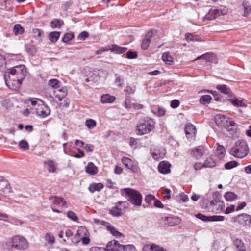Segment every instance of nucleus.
<instances>
[{"mask_svg": "<svg viewBox=\"0 0 251 251\" xmlns=\"http://www.w3.org/2000/svg\"><path fill=\"white\" fill-rule=\"evenodd\" d=\"M44 163L47 166L49 172L54 173L55 172L57 164L54 161L52 160L45 161Z\"/></svg>", "mask_w": 251, "mask_h": 251, "instance_id": "nucleus-23", "label": "nucleus"}, {"mask_svg": "<svg viewBox=\"0 0 251 251\" xmlns=\"http://www.w3.org/2000/svg\"><path fill=\"white\" fill-rule=\"evenodd\" d=\"M60 32L58 31L51 32L49 35V39L53 43H55L58 39Z\"/></svg>", "mask_w": 251, "mask_h": 251, "instance_id": "nucleus-31", "label": "nucleus"}, {"mask_svg": "<svg viewBox=\"0 0 251 251\" xmlns=\"http://www.w3.org/2000/svg\"><path fill=\"white\" fill-rule=\"evenodd\" d=\"M249 147L246 142L243 140H237L230 150L232 155L240 158L245 157L249 153Z\"/></svg>", "mask_w": 251, "mask_h": 251, "instance_id": "nucleus-3", "label": "nucleus"}, {"mask_svg": "<svg viewBox=\"0 0 251 251\" xmlns=\"http://www.w3.org/2000/svg\"><path fill=\"white\" fill-rule=\"evenodd\" d=\"M179 101L178 100H174L171 101V106L173 108H176L179 105Z\"/></svg>", "mask_w": 251, "mask_h": 251, "instance_id": "nucleus-54", "label": "nucleus"}, {"mask_svg": "<svg viewBox=\"0 0 251 251\" xmlns=\"http://www.w3.org/2000/svg\"><path fill=\"white\" fill-rule=\"evenodd\" d=\"M109 50L116 53L121 54L126 52L127 49L126 47H120L117 45H113Z\"/></svg>", "mask_w": 251, "mask_h": 251, "instance_id": "nucleus-24", "label": "nucleus"}, {"mask_svg": "<svg viewBox=\"0 0 251 251\" xmlns=\"http://www.w3.org/2000/svg\"><path fill=\"white\" fill-rule=\"evenodd\" d=\"M38 102L39 103H38L37 106L35 107L36 114L40 117H46L50 113V108L41 100H38Z\"/></svg>", "mask_w": 251, "mask_h": 251, "instance_id": "nucleus-8", "label": "nucleus"}, {"mask_svg": "<svg viewBox=\"0 0 251 251\" xmlns=\"http://www.w3.org/2000/svg\"><path fill=\"white\" fill-rule=\"evenodd\" d=\"M154 205L158 208H162L163 207V204L160 201L157 199H154Z\"/></svg>", "mask_w": 251, "mask_h": 251, "instance_id": "nucleus-60", "label": "nucleus"}, {"mask_svg": "<svg viewBox=\"0 0 251 251\" xmlns=\"http://www.w3.org/2000/svg\"><path fill=\"white\" fill-rule=\"evenodd\" d=\"M67 216L68 218L74 221H77L78 220V218L76 215L72 211H69L67 213Z\"/></svg>", "mask_w": 251, "mask_h": 251, "instance_id": "nucleus-42", "label": "nucleus"}, {"mask_svg": "<svg viewBox=\"0 0 251 251\" xmlns=\"http://www.w3.org/2000/svg\"><path fill=\"white\" fill-rule=\"evenodd\" d=\"M196 217L197 218L201 219L203 221H209L208 220L209 219V217H206L201 213H198L197 215H196Z\"/></svg>", "mask_w": 251, "mask_h": 251, "instance_id": "nucleus-53", "label": "nucleus"}, {"mask_svg": "<svg viewBox=\"0 0 251 251\" xmlns=\"http://www.w3.org/2000/svg\"><path fill=\"white\" fill-rule=\"evenodd\" d=\"M211 100V97L209 95H204L201 97L200 102L202 104L209 103Z\"/></svg>", "mask_w": 251, "mask_h": 251, "instance_id": "nucleus-38", "label": "nucleus"}, {"mask_svg": "<svg viewBox=\"0 0 251 251\" xmlns=\"http://www.w3.org/2000/svg\"><path fill=\"white\" fill-rule=\"evenodd\" d=\"M104 186L101 183H93L91 184L88 189L89 190L91 193H94L95 191H100L103 188Z\"/></svg>", "mask_w": 251, "mask_h": 251, "instance_id": "nucleus-26", "label": "nucleus"}, {"mask_svg": "<svg viewBox=\"0 0 251 251\" xmlns=\"http://www.w3.org/2000/svg\"><path fill=\"white\" fill-rule=\"evenodd\" d=\"M162 59L167 64L171 65L173 62V58L168 52H164L162 54Z\"/></svg>", "mask_w": 251, "mask_h": 251, "instance_id": "nucleus-30", "label": "nucleus"}, {"mask_svg": "<svg viewBox=\"0 0 251 251\" xmlns=\"http://www.w3.org/2000/svg\"><path fill=\"white\" fill-rule=\"evenodd\" d=\"M115 100V98L114 96L109 94H104L101 96L100 100L102 103H110L114 102Z\"/></svg>", "mask_w": 251, "mask_h": 251, "instance_id": "nucleus-25", "label": "nucleus"}, {"mask_svg": "<svg viewBox=\"0 0 251 251\" xmlns=\"http://www.w3.org/2000/svg\"><path fill=\"white\" fill-rule=\"evenodd\" d=\"M66 206V201L62 197H54V200L53 201V204L51 206L52 210L55 212L60 213V211L58 210L57 207Z\"/></svg>", "mask_w": 251, "mask_h": 251, "instance_id": "nucleus-13", "label": "nucleus"}, {"mask_svg": "<svg viewBox=\"0 0 251 251\" xmlns=\"http://www.w3.org/2000/svg\"><path fill=\"white\" fill-rule=\"evenodd\" d=\"M234 245L237 249V251H244L246 250V247L240 239H236L234 241Z\"/></svg>", "mask_w": 251, "mask_h": 251, "instance_id": "nucleus-28", "label": "nucleus"}, {"mask_svg": "<svg viewBox=\"0 0 251 251\" xmlns=\"http://www.w3.org/2000/svg\"><path fill=\"white\" fill-rule=\"evenodd\" d=\"M123 164L128 169L132 171L133 172H137L138 171V167L134 163L133 161L131 159L127 157H123L122 159Z\"/></svg>", "mask_w": 251, "mask_h": 251, "instance_id": "nucleus-15", "label": "nucleus"}, {"mask_svg": "<svg viewBox=\"0 0 251 251\" xmlns=\"http://www.w3.org/2000/svg\"><path fill=\"white\" fill-rule=\"evenodd\" d=\"M171 164L168 162L162 161L159 163L158 169L160 173L162 174H168L170 172Z\"/></svg>", "mask_w": 251, "mask_h": 251, "instance_id": "nucleus-18", "label": "nucleus"}, {"mask_svg": "<svg viewBox=\"0 0 251 251\" xmlns=\"http://www.w3.org/2000/svg\"><path fill=\"white\" fill-rule=\"evenodd\" d=\"M133 105H134V103L131 102L130 99L128 97L126 98L125 101V107L126 109H130L133 107Z\"/></svg>", "mask_w": 251, "mask_h": 251, "instance_id": "nucleus-47", "label": "nucleus"}, {"mask_svg": "<svg viewBox=\"0 0 251 251\" xmlns=\"http://www.w3.org/2000/svg\"><path fill=\"white\" fill-rule=\"evenodd\" d=\"M204 151V147L198 146L192 149L191 153L194 157L199 159L203 155Z\"/></svg>", "mask_w": 251, "mask_h": 251, "instance_id": "nucleus-19", "label": "nucleus"}, {"mask_svg": "<svg viewBox=\"0 0 251 251\" xmlns=\"http://www.w3.org/2000/svg\"><path fill=\"white\" fill-rule=\"evenodd\" d=\"M127 58L129 59H133L137 56V53L136 52H130L128 51L126 53Z\"/></svg>", "mask_w": 251, "mask_h": 251, "instance_id": "nucleus-55", "label": "nucleus"}, {"mask_svg": "<svg viewBox=\"0 0 251 251\" xmlns=\"http://www.w3.org/2000/svg\"><path fill=\"white\" fill-rule=\"evenodd\" d=\"M26 74V68L24 65L16 66L10 69L4 75L6 85L12 90H17L21 86Z\"/></svg>", "mask_w": 251, "mask_h": 251, "instance_id": "nucleus-1", "label": "nucleus"}, {"mask_svg": "<svg viewBox=\"0 0 251 251\" xmlns=\"http://www.w3.org/2000/svg\"><path fill=\"white\" fill-rule=\"evenodd\" d=\"M216 88L225 94H228L230 92V89L226 85H218Z\"/></svg>", "mask_w": 251, "mask_h": 251, "instance_id": "nucleus-36", "label": "nucleus"}, {"mask_svg": "<svg viewBox=\"0 0 251 251\" xmlns=\"http://www.w3.org/2000/svg\"><path fill=\"white\" fill-rule=\"evenodd\" d=\"M217 150L218 151V153L221 155H223L225 152L224 147L221 145L218 146Z\"/></svg>", "mask_w": 251, "mask_h": 251, "instance_id": "nucleus-61", "label": "nucleus"}, {"mask_svg": "<svg viewBox=\"0 0 251 251\" xmlns=\"http://www.w3.org/2000/svg\"><path fill=\"white\" fill-rule=\"evenodd\" d=\"M242 6L244 8V16H248L251 13V8L249 2L247 1H244L242 2Z\"/></svg>", "mask_w": 251, "mask_h": 251, "instance_id": "nucleus-29", "label": "nucleus"}, {"mask_svg": "<svg viewBox=\"0 0 251 251\" xmlns=\"http://www.w3.org/2000/svg\"><path fill=\"white\" fill-rule=\"evenodd\" d=\"M163 224L166 226H174L179 225L181 220L177 216H166L162 219Z\"/></svg>", "mask_w": 251, "mask_h": 251, "instance_id": "nucleus-10", "label": "nucleus"}, {"mask_svg": "<svg viewBox=\"0 0 251 251\" xmlns=\"http://www.w3.org/2000/svg\"><path fill=\"white\" fill-rule=\"evenodd\" d=\"M85 125L89 129H92L96 126V122L94 120L89 119L86 121Z\"/></svg>", "mask_w": 251, "mask_h": 251, "instance_id": "nucleus-39", "label": "nucleus"}, {"mask_svg": "<svg viewBox=\"0 0 251 251\" xmlns=\"http://www.w3.org/2000/svg\"><path fill=\"white\" fill-rule=\"evenodd\" d=\"M67 94V89L65 87H60L54 90V96L58 99V100L61 101L62 98H64Z\"/></svg>", "mask_w": 251, "mask_h": 251, "instance_id": "nucleus-21", "label": "nucleus"}, {"mask_svg": "<svg viewBox=\"0 0 251 251\" xmlns=\"http://www.w3.org/2000/svg\"><path fill=\"white\" fill-rule=\"evenodd\" d=\"M86 172L91 175H94L97 174L98 172L97 167L92 162L88 163L85 167Z\"/></svg>", "mask_w": 251, "mask_h": 251, "instance_id": "nucleus-22", "label": "nucleus"}, {"mask_svg": "<svg viewBox=\"0 0 251 251\" xmlns=\"http://www.w3.org/2000/svg\"><path fill=\"white\" fill-rule=\"evenodd\" d=\"M155 197L152 195H149L147 196L145 199V201L149 204H150L152 201H154Z\"/></svg>", "mask_w": 251, "mask_h": 251, "instance_id": "nucleus-51", "label": "nucleus"}, {"mask_svg": "<svg viewBox=\"0 0 251 251\" xmlns=\"http://www.w3.org/2000/svg\"><path fill=\"white\" fill-rule=\"evenodd\" d=\"M89 36V34L86 31L81 32L78 36V39L80 40H84Z\"/></svg>", "mask_w": 251, "mask_h": 251, "instance_id": "nucleus-50", "label": "nucleus"}, {"mask_svg": "<svg viewBox=\"0 0 251 251\" xmlns=\"http://www.w3.org/2000/svg\"><path fill=\"white\" fill-rule=\"evenodd\" d=\"M234 210H235V205H231V206L227 207L226 208L225 213L226 214H228L234 211Z\"/></svg>", "mask_w": 251, "mask_h": 251, "instance_id": "nucleus-58", "label": "nucleus"}, {"mask_svg": "<svg viewBox=\"0 0 251 251\" xmlns=\"http://www.w3.org/2000/svg\"><path fill=\"white\" fill-rule=\"evenodd\" d=\"M63 24V22L62 21L55 19L51 21L50 24V26L52 28H59L61 27V25Z\"/></svg>", "mask_w": 251, "mask_h": 251, "instance_id": "nucleus-35", "label": "nucleus"}, {"mask_svg": "<svg viewBox=\"0 0 251 251\" xmlns=\"http://www.w3.org/2000/svg\"><path fill=\"white\" fill-rule=\"evenodd\" d=\"M19 147L23 150H27L29 148L28 142L25 140H22L19 142Z\"/></svg>", "mask_w": 251, "mask_h": 251, "instance_id": "nucleus-41", "label": "nucleus"}, {"mask_svg": "<svg viewBox=\"0 0 251 251\" xmlns=\"http://www.w3.org/2000/svg\"><path fill=\"white\" fill-rule=\"evenodd\" d=\"M135 90V86H133L132 87L130 86H126L125 89L124 91L127 95H131L134 94Z\"/></svg>", "mask_w": 251, "mask_h": 251, "instance_id": "nucleus-44", "label": "nucleus"}, {"mask_svg": "<svg viewBox=\"0 0 251 251\" xmlns=\"http://www.w3.org/2000/svg\"><path fill=\"white\" fill-rule=\"evenodd\" d=\"M26 51L30 54L33 55L36 52V49L33 46H30L29 47H26Z\"/></svg>", "mask_w": 251, "mask_h": 251, "instance_id": "nucleus-49", "label": "nucleus"}, {"mask_svg": "<svg viewBox=\"0 0 251 251\" xmlns=\"http://www.w3.org/2000/svg\"><path fill=\"white\" fill-rule=\"evenodd\" d=\"M13 32L15 35H21L24 32V28L20 24H16L14 26Z\"/></svg>", "mask_w": 251, "mask_h": 251, "instance_id": "nucleus-33", "label": "nucleus"}, {"mask_svg": "<svg viewBox=\"0 0 251 251\" xmlns=\"http://www.w3.org/2000/svg\"><path fill=\"white\" fill-rule=\"evenodd\" d=\"M203 167H204V164L202 165L201 163H196L194 165V168L195 170H199Z\"/></svg>", "mask_w": 251, "mask_h": 251, "instance_id": "nucleus-64", "label": "nucleus"}, {"mask_svg": "<svg viewBox=\"0 0 251 251\" xmlns=\"http://www.w3.org/2000/svg\"><path fill=\"white\" fill-rule=\"evenodd\" d=\"M45 239L50 244H52L54 243L55 239L54 237L49 233L46 234Z\"/></svg>", "mask_w": 251, "mask_h": 251, "instance_id": "nucleus-46", "label": "nucleus"}, {"mask_svg": "<svg viewBox=\"0 0 251 251\" xmlns=\"http://www.w3.org/2000/svg\"><path fill=\"white\" fill-rule=\"evenodd\" d=\"M151 155H152V157L153 158V159H154L155 160H157V159H159L160 158L162 157V155L160 153H158V152H151Z\"/></svg>", "mask_w": 251, "mask_h": 251, "instance_id": "nucleus-62", "label": "nucleus"}, {"mask_svg": "<svg viewBox=\"0 0 251 251\" xmlns=\"http://www.w3.org/2000/svg\"><path fill=\"white\" fill-rule=\"evenodd\" d=\"M128 203L126 201H119L110 210V214L113 216L118 217L124 211V209L127 207Z\"/></svg>", "mask_w": 251, "mask_h": 251, "instance_id": "nucleus-9", "label": "nucleus"}, {"mask_svg": "<svg viewBox=\"0 0 251 251\" xmlns=\"http://www.w3.org/2000/svg\"><path fill=\"white\" fill-rule=\"evenodd\" d=\"M84 148L88 152H92L94 150V146L91 144H86Z\"/></svg>", "mask_w": 251, "mask_h": 251, "instance_id": "nucleus-56", "label": "nucleus"}, {"mask_svg": "<svg viewBox=\"0 0 251 251\" xmlns=\"http://www.w3.org/2000/svg\"><path fill=\"white\" fill-rule=\"evenodd\" d=\"M202 58L205 59L207 62H208L209 63L215 64L218 63V59L216 55L212 53H208L202 55H201L200 56H199L196 59H194L193 61H194Z\"/></svg>", "mask_w": 251, "mask_h": 251, "instance_id": "nucleus-16", "label": "nucleus"}, {"mask_svg": "<svg viewBox=\"0 0 251 251\" xmlns=\"http://www.w3.org/2000/svg\"><path fill=\"white\" fill-rule=\"evenodd\" d=\"M216 165V163L214 160L211 158H208L204 161V167H213Z\"/></svg>", "mask_w": 251, "mask_h": 251, "instance_id": "nucleus-37", "label": "nucleus"}, {"mask_svg": "<svg viewBox=\"0 0 251 251\" xmlns=\"http://www.w3.org/2000/svg\"><path fill=\"white\" fill-rule=\"evenodd\" d=\"M152 251H166V250L159 246L152 244Z\"/></svg>", "mask_w": 251, "mask_h": 251, "instance_id": "nucleus-59", "label": "nucleus"}, {"mask_svg": "<svg viewBox=\"0 0 251 251\" xmlns=\"http://www.w3.org/2000/svg\"><path fill=\"white\" fill-rule=\"evenodd\" d=\"M48 84L49 86L55 90L60 87V82L56 79H50L48 81Z\"/></svg>", "mask_w": 251, "mask_h": 251, "instance_id": "nucleus-34", "label": "nucleus"}, {"mask_svg": "<svg viewBox=\"0 0 251 251\" xmlns=\"http://www.w3.org/2000/svg\"><path fill=\"white\" fill-rule=\"evenodd\" d=\"M152 244H151V245L147 244V245H145L143 247V251H152Z\"/></svg>", "mask_w": 251, "mask_h": 251, "instance_id": "nucleus-63", "label": "nucleus"}, {"mask_svg": "<svg viewBox=\"0 0 251 251\" xmlns=\"http://www.w3.org/2000/svg\"><path fill=\"white\" fill-rule=\"evenodd\" d=\"M185 132L188 139L195 137L196 129L195 126L191 124H187L185 126Z\"/></svg>", "mask_w": 251, "mask_h": 251, "instance_id": "nucleus-17", "label": "nucleus"}, {"mask_svg": "<svg viewBox=\"0 0 251 251\" xmlns=\"http://www.w3.org/2000/svg\"><path fill=\"white\" fill-rule=\"evenodd\" d=\"M28 247V244L25 238L20 236H15L11 241L5 243V248L8 250H13V249L24 250Z\"/></svg>", "mask_w": 251, "mask_h": 251, "instance_id": "nucleus-4", "label": "nucleus"}, {"mask_svg": "<svg viewBox=\"0 0 251 251\" xmlns=\"http://www.w3.org/2000/svg\"><path fill=\"white\" fill-rule=\"evenodd\" d=\"M250 221L249 215L247 214L242 213L236 217L232 218L231 221L233 223H238L239 225L245 226L247 222Z\"/></svg>", "mask_w": 251, "mask_h": 251, "instance_id": "nucleus-11", "label": "nucleus"}, {"mask_svg": "<svg viewBox=\"0 0 251 251\" xmlns=\"http://www.w3.org/2000/svg\"><path fill=\"white\" fill-rule=\"evenodd\" d=\"M135 250L134 246L122 245L115 240L109 241L105 249V251H135Z\"/></svg>", "mask_w": 251, "mask_h": 251, "instance_id": "nucleus-7", "label": "nucleus"}, {"mask_svg": "<svg viewBox=\"0 0 251 251\" xmlns=\"http://www.w3.org/2000/svg\"><path fill=\"white\" fill-rule=\"evenodd\" d=\"M186 39L187 41H198L199 37L196 35H193L191 33H187L185 35Z\"/></svg>", "mask_w": 251, "mask_h": 251, "instance_id": "nucleus-40", "label": "nucleus"}, {"mask_svg": "<svg viewBox=\"0 0 251 251\" xmlns=\"http://www.w3.org/2000/svg\"><path fill=\"white\" fill-rule=\"evenodd\" d=\"M155 34V31L154 30L149 31L145 35V38L142 41L141 44L142 49L144 50H147L149 46L151 39L152 37L154 36Z\"/></svg>", "mask_w": 251, "mask_h": 251, "instance_id": "nucleus-14", "label": "nucleus"}, {"mask_svg": "<svg viewBox=\"0 0 251 251\" xmlns=\"http://www.w3.org/2000/svg\"><path fill=\"white\" fill-rule=\"evenodd\" d=\"M78 153L74 155V157L77 158H80L84 156V152L80 149H78Z\"/></svg>", "mask_w": 251, "mask_h": 251, "instance_id": "nucleus-57", "label": "nucleus"}, {"mask_svg": "<svg viewBox=\"0 0 251 251\" xmlns=\"http://www.w3.org/2000/svg\"><path fill=\"white\" fill-rule=\"evenodd\" d=\"M225 13L221 9H213L209 10L208 13L203 18V20H212L216 18L218 16L221 15H225Z\"/></svg>", "mask_w": 251, "mask_h": 251, "instance_id": "nucleus-12", "label": "nucleus"}, {"mask_svg": "<svg viewBox=\"0 0 251 251\" xmlns=\"http://www.w3.org/2000/svg\"><path fill=\"white\" fill-rule=\"evenodd\" d=\"M225 198L227 201H232L234 200H236L238 198V196L235 193L231 192H226L225 196Z\"/></svg>", "mask_w": 251, "mask_h": 251, "instance_id": "nucleus-32", "label": "nucleus"}, {"mask_svg": "<svg viewBox=\"0 0 251 251\" xmlns=\"http://www.w3.org/2000/svg\"><path fill=\"white\" fill-rule=\"evenodd\" d=\"M215 121L218 126L223 127L233 134L237 128V125L230 118L224 115L218 114L215 117Z\"/></svg>", "mask_w": 251, "mask_h": 251, "instance_id": "nucleus-2", "label": "nucleus"}, {"mask_svg": "<svg viewBox=\"0 0 251 251\" xmlns=\"http://www.w3.org/2000/svg\"><path fill=\"white\" fill-rule=\"evenodd\" d=\"M123 196L128 197V201L136 206H140L142 203V195L137 190L131 188H124L121 190Z\"/></svg>", "mask_w": 251, "mask_h": 251, "instance_id": "nucleus-6", "label": "nucleus"}, {"mask_svg": "<svg viewBox=\"0 0 251 251\" xmlns=\"http://www.w3.org/2000/svg\"><path fill=\"white\" fill-rule=\"evenodd\" d=\"M238 163L237 162L230 161L225 164V167L226 169H231L234 167H236Z\"/></svg>", "mask_w": 251, "mask_h": 251, "instance_id": "nucleus-45", "label": "nucleus"}, {"mask_svg": "<svg viewBox=\"0 0 251 251\" xmlns=\"http://www.w3.org/2000/svg\"><path fill=\"white\" fill-rule=\"evenodd\" d=\"M6 64V61L5 57L0 54V70L3 69Z\"/></svg>", "mask_w": 251, "mask_h": 251, "instance_id": "nucleus-52", "label": "nucleus"}, {"mask_svg": "<svg viewBox=\"0 0 251 251\" xmlns=\"http://www.w3.org/2000/svg\"><path fill=\"white\" fill-rule=\"evenodd\" d=\"M228 100L231 102V103L234 106L238 107H244L246 106V105L245 102V100L243 99H229Z\"/></svg>", "mask_w": 251, "mask_h": 251, "instance_id": "nucleus-27", "label": "nucleus"}, {"mask_svg": "<svg viewBox=\"0 0 251 251\" xmlns=\"http://www.w3.org/2000/svg\"><path fill=\"white\" fill-rule=\"evenodd\" d=\"M155 122L152 119L148 117H145L140 120L137 125V134L142 135L149 133L154 129Z\"/></svg>", "mask_w": 251, "mask_h": 251, "instance_id": "nucleus-5", "label": "nucleus"}, {"mask_svg": "<svg viewBox=\"0 0 251 251\" xmlns=\"http://www.w3.org/2000/svg\"><path fill=\"white\" fill-rule=\"evenodd\" d=\"M102 225L106 226V229L109 231L114 236L117 238L123 237L124 236L123 234L118 231L116 230L115 228L110 225L109 223L105 222L102 221Z\"/></svg>", "mask_w": 251, "mask_h": 251, "instance_id": "nucleus-20", "label": "nucleus"}, {"mask_svg": "<svg viewBox=\"0 0 251 251\" xmlns=\"http://www.w3.org/2000/svg\"><path fill=\"white\" fill-rule=\"evenodd\" d=\"M74 38V34L73 33H66L62 38V41L64 43H67Z\"/></svg>", "mask_w": 251, "mask_h": 251, "instance_id": "nucleus-43", "label": "nucleus"}, {"mask_svg": "<svg viewBox=\"0 0 251 251\" xmlns=\"http://www.w3.org/2000/svg\"><path fill=\"white\" fill-rule=\"evenodd\" d=\"M209 221H222L224 219V217L222 216H213L209 217Z\"/></svg>", "mask_w": 251, "mask_h": 251, "instance_id": "nucleus-48", "label": "nucleus"}]
</instances>
